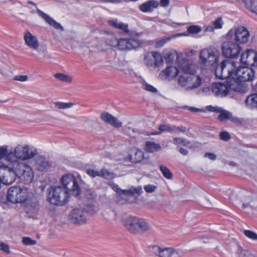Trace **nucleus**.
<instances>
[{
	"label": "nucleus",
	"mask_w": 257,
	"mask_h": 257,
	"mask_svg": "<svg viewBox=\"0 0 257 257\" xmlns=\"http://www.w3.org/2000/svg\"><path fill=\"white\" fill-rule=\"evenodd\" d=\"M80 176L75 177L71 174L63 175L61 178L63 186H52L48 189V200L51 204L63 206L69 200L70 195L78 196L81 193Z\"/></svg>",
	"instance_id": "f257e3e1"
},
{
	"label": "nucleus",
	"mask_w": 257,
	"mask_h": 257,
	"mask_svg": "<svg viewBox=\"0 0 257 257\" xmlns=\"http://www.w3.org/2000/svg\"><path fill=\"white\" fill-rule=\"evenodd\" d=\"M177 63L179 68L184 73L179 76L178 84L187 90L198 88L201 85V79L199 76L193 75L195 72L196 66L192 61L178 56Z\"/></svg>",
	"instance_id": "f03ea898"
},
{
	"label": "nucleus",
	"mask_w": 257,
	"mask_h": 257,
	"mask_svg": "<svg viewBox=\"0 0 257 257\" xmlns=\"http://www.w3.org/2000/svg\"><path fill=\"white\" fill-rule=\"evenodd\" d=\"M105 35L102 40L105 45L110 47H117L119 49L124 50L135 49L143 44V41L140 38V34L138 33L130 34V39H119L118 40L115 36L108 32H105Z\"/></svg>",
	"instance_id": "7ed1b4c3"
},
{
	"label": "nucleus",
	"mask_w": 257,
	"mask_h": 257,
	"mask_svg": "<svg viewBox=\"0 0 257 257\" xmlns=\"http://www.w3.org/2000/svg\"><path fill=\"white\" fill-rule=\"evenodd\" d=\"M37 154V150L29 145H18L14 149V152L9 153L7 160L9 162H20L18 160H26L34 157Z\"/></svg>",
	"instance_id": "20e7f679"
},
{
	"label": "nucleus",
	"mask_w": 257,
	"mask_h": 257,
	"mask_svg": "<svg viewBox=\"0 0 257 257\" xmlns=\"http://www.w3.org/2000/svg\"><path fill=\"white\" fill-rule=\"evenodd\" d=\"M32 196V193L26 188H21L18 186L10 187L7 193V200L13 203H24L29 197Z\"/></svg>",
	"instance_id": "39448f33"
},
{
	"label": "nucleus",
	"mask_w": 257,
	"mask_h": 257,
	"mask_svg": "<svg viewBox=\"0 0 257 257\" xmlns=\"http://www.w3.org/2000/svg\"><path fill=\"white\" fill-rule=\"evenodd\" d=\"M124 226L127 230L134 233L143 232L149 228L148 224L144 219L133 216L125 219Z\"/></svg>",
	"instance_id": "423d86ee"
},
{
	"label": "nucleus",
	"mask_w": 257,
	"mask_h": 257,
	"mask_svg": "<svg viewBox=\"0 0 257 257\" xmlns=\"http://www.w3.org/2000/svg\"><path fill=\"white\" fill-rule=\"evenodd\" d=\"M236 68V63L233 61L227 60L221 62L216 67L215 74L219 79H228L234 76Z\"/></svg>",
	"instance_id": "0eeeda50"
},
{
	"label": "nucleus",
	"mask_w": 257,
	"mask_h": 257,
	"mask_svg": "<svg viewBox=\"0 0 257 257\" xmlns=\"http://www.w3.org/2000/svg\"><path fill=\"white\" fill-rule=\"evenodd\" d=\"M219 54L214 48L202 49L200 53L199 62L206 66H213L218 63Z\"/></svg>",
	"instance_id": "6e6552de"
},
{
	"label": "nucleus",
	"mask_w": 257,
	"mask_h": 257,
	"mask_svg": "<svg viewBox=\"0 0 257 257\" xmlns=\"http://www.w3.org/2000/svg\"><path fill=\"white\" fill-rule=\"evenodd\" d=\"M248 30L243 26H238L230 29L226 34L225 38L233 40L237 43H246L249 38Z\"/></svg>",
	"instance_id": "1a4fd4ad"
},
{
	"label": "nucleus",
	"mask_w": 257,
	"mask_h": 257,
	"mask_svg": "<svg viewBox=\"0 0 257 257\" xmlns=\"http://www.w3.org/2000/svg\"><path fill=\"white\" fill-rule=\"evenodd\" d=\"M92 214V212L86 208H75L69 213L68 219L74 224L82 225L86 223L89 217Z\"/></svg>",
	"instance_id": "9d476101"
},
{
	"label": "nucleus",
	"mask_w": 257,
	"mask_h": 257,
	"mask_svg": "<svg viewBox=\"0 0 257 257\" xmlns=\"http://www.w3.org/2000/svg\"><path fill=\"white\" fill-rule=\"evenodd\" d=\"M16 174L21 182L25 184L32 182L34 178L32 168L23 162H16Z\"/></svg>",
	"instance_id": "9b49d317"
},
{
	"label": "nucleus",
	"mask_w": 257,
	"mask_h": 257,
	"mask_svg": "<svg viewBox=\"0 0 257 257\" xmlns=\"http://www.w3.org/2000/svg\"><path fill=\"white\" fill-rule=\"evenodd\" d=\"M222 54L227 58H237L240 53L242 48L238 43L233 40L227 39L222 43L221 46Z\"/></svg>",
	"instance_id": "f8f14e48"
},
{
	"label": "nucleus",
	"mask_w": 257,
	"mask_h": 257,
	"mask_svg": "<svg viewBox=\"0 0 257 257\" xmlns=\"http://www.w3.org/2000/svg\"><path fill=\"white\" fill-rule=\"evenodd\" d=\"M150 251L159 257H181L178 250L172 247H161L158 245L149 247Z\"/></svg>",
	"instance_id": "ddd939ff"
},
{
	"label": "nucleus",
	"mask_w": 257,
	"mask_h": 257,
	"mask_svg": "<svg viewBox=\"0 0 257 257\" xmlns=\"http://www.w3.org/2000/svg\"><path fill=\"white\" fill-rule=\"evenodd\" d=\"M24 203H25V211L29 217H34L37 215L40 207L37 198L32 193V196L29 197Z\"/></svg>",
	"instance_id": "4468645a"
},
{
	"label": "nucleus",
	"mask_w": 257,
	"mask_h": 257,
	"mask_svg": "<svg viewBox=\"0 0 257 257\" xmlns=\"http://www.w3.org/2000/svg\"><path fill=\"white\" fill-rule=\"evenodd\" d=\"M163 58L161 55L157 52H149L145 54L144 62L149 67H158L162 64Z\"/></svg>",
	"instance_id": "2eb2a0df"
},
{
	"label": "nucleus",
	"mask_w": 257,
	"mask_h": 257,
	"mask_svg": "<svg viewBox=\"0 0 257 257\" xmlns=\"http://www.w3.org/2000/svg\"><path fill=\"white\" fill-rule=\"evenodd\" d=\"M234 76L237 77L240 81H251L254 78V71L247 66H239L236 69Z\"/></svg>",
	"instance_id": "dca6fc26"
},
{
	"label": "nucleus",
	"mask_w": 257,
	"mask_h": 257,
	"mask_svg": "<svg viewBox=\"0 0 257 257\" xmlns=\"http://www.w3.org/2000/svg\"><path fill=\"white\" fill-rule=\"evenodd\" d=\"M212 92L216 96L224 97L228 93V88L227 84L221 82L213 83L211 86Z\"/></svg>",
	"instance_id": "f3484780"
},
{
	"label": "nucleus",
	"mask_w": 257,
	"mask_h": 257,
	"mask_svg": "<svg viewBox=\"0 0 257 257\" xmlns=\"http://www.w3.org/2000/svg\"><path fill=\"white\" fill-rule=\"evenodd\" d=\"M107 23L110 26L121 30L124 33L127 34L128 35V37L125 38L124 39H130V34L132 33H136L134 31H130L128 30V26L127 24L123 23L121 22H119L116 19L109 20L108 21Z\"/></svg>",
	"instance_id": "a211bd4d"
},
{
	"label": "nucleus",
	"mask_w": 257,
	"mask_h": 257,
	"mask_svg": "<svg viewBox=\"0 0 257 257\" xmlns=\"http://www.w3.org/2000/svg\"><path fill=\"white\" fill-rule=\"evenodd\" d=\"M24 39L25 44L29 48L36 50L38 49L39 43L37 37L33 35L29 31H27L24 35Z\"/></svg>",
	"instance_id": "6ab92c4d"
},
{
	"label": "nucleus",
	"mask_w": 257,
	"mask_h": 257,
	"mask_svg": "<svg viewBox=\"0 0 257 257\" xmlns=\"http://www.w3.org/2000/svg\"><path fill=\"white\" fill-rule=\"evenodd\" d=\"M100 118L104 122L114 127L119 128L122 126V123L121 122L108 112H102L100 115Z\"/></svg>",
	"instance_id": "aec40b11"
},
{
	"label": "nucleus",
	"mask_w": 257,
	"mask_h": 257,
	"mask_svg": "<svg viewBox=\"0 0 257 257\" xmlns=\"http://www.w3.org/2000/svg\"><path fill=\"white\" fill-rule=\"evenodd\" d=\"M179 73V70L176 67L169 66L162 71L160 74V77L162 79L171 80L176 77Z\"/></svg>",
	"instance_id": "412c9836"
},
{
	"label": "nucleus",
	"mask_w": 257,
	"mask_h": 257,
	"mask_svg": "<svg viewBox=\"0 0 257 257\" xmlns=\"http://www.w3.org/2000/svg\"><path fill=\"white\" fill-rule=\"evenodd\" d=\"M37 13L39 16L43 18L50 26L53 27L55 29L63 31V27L60 24L57 23L54 19L51 18L49 15L44 13L43 11L38 10Z\"/></svg>",
	"instance_id": "4be33fe9"
},
{
	"label": "nucleus",
	"mask_w": 257,
	"mask_h": 257,
	"mask_svg": "<svg viewBox=\"0 0 257 257\" xmlns=\"http://www.w3.org/2000/svg\"><path fill=\"white\" fill-rule=\"evenodd\" d=\"M254 50L253 49H247L245 52L241 54L240 61L241 63L246 65H252Z\"/></svg>",
	"instance_id": "5701e85b"
},
{
	"label": "nucleus",
	"mask_w": 257,
	"mask_h": 257,
	"mask_svg": "<svg viewBox=\"0 0 257 257\" xmlns=\"http://www.w3.org/2000/svg\"><path fill=\"white\" fill-rule=\"evenodd\" d=\"M159 5V3L155 0H150L140 5L139 9L140 11L144 13H147L152 10V8H157Z\"/></svg>",
	"instance_id": "b1692460"
},
{
	"label": "nucleus",
	"mask_w": 257,
	"mask_h": 257,
	"mask_svg": "<svg viewBox=\"0 0 257 257\" xmlns=\"http://www.w3.org/2000/svg\"><path fill=\"white\" fill-rule=\"evenodd\" d=\"M245 103L248 109H257V94L253 93L248 95L245 100Z\"/></svg>",
	"instance_id": "393cba45"
},
{
	"label": "nucleus",
	"mask_w": 257,
	"mask_h": 257,
	"mask_svg": "<svg viewBox=\"0 0 257 257\" xmlns=\"http://www.w3.org/2000/svg\"><path fill=\"white\" fill-rule=\"evenodd\" d=\"M181 34H177L171 35L168 37H164L160 39L155 40V47L157 48H160L163 47L167 42H169L172 39H175L177 37L181 36Z\"/></svg>",
	"instance_id": "a878e982"
},
{
	"label": "nucleus",
	"mask_w": 257,
	"mask_h": 257,
	"mask_svg": "<svg viewBox=\"0 0 257 257\" xmlns=\"http://www.w3.org/2000/svg\"><path fill=\"white\" fill-rule=\"evenodd\" d=\"M135 152V157L134 158L131 154H128L125 158V160L131 163H137L141 162L144 158V153L142 151L139 150L134 149Z\"/></svg>",
	"instance_id": "bb28decb"
},
{
	"label": "nucleus",
	"mask_w": 257,
	"mask_h": 257,
	"mask_svg": "<svg viewBox=\"0 0 257 257\" xmlns=\"http://www.w3.org/2000/svg\"><path fill=\"white\" fill-rule=\"evenodd\" d=\"M145 149L147 152L154 153L160 150L161 146L154 142L148 141L145 144Z\"/></svg>",
	"instance_id": "cd10ccee"
},
{
	"label": "nucleus",
	"mask_w": 257,
	"mask_h": 257,
	"mask_svg": "<svg viewBox=\"0 0 257 257\" xmlns=\"http://www.w3.org/2000/svg\"><path fill=\"white\" fill-rule=\"evenodd\" d=\"M246 9L257 14V0H241Z\"/></svg>",
	"instance_id": "c85d7f7f"
},
{
	"label": "nucleus",
	"mask_w": 257,
	"mask_h": 257,
	"mask_svg": "<svg viewBox=\"0 0 257 257\" xmlns=\"http://www.w3.org/2000/svg\"><path fill=\"white\" fill-rule=\"evenodd\" d=\"M36 165L37 169L41 171H46L49 167L48 162L42 157H40L37 160Z\"/></svg>",
	"instance_id": "c756f323"
},
{
	"label": "nucleus",
	"mask_w": 257,
	"mask_h": 257,
	"mask_svg": "<svg viewBox=\"0 0 257 257\" xmlns=\"http://www.w3.org/2000/svg\"><path fill=\"white\" fill-rule=\"evenodd\" d=\"M239 81L240 80L238 79L237 77H235V78L234 76L230 78L229 79H227L226 84L228 88V90L230 89L236 91L235 88L238 87Z\"/></svg>",
	"instance_id": "7c9ffc66"
},
{
	"label": "nucleus",
	"mask_w": 257,
	"mask_h": 257,
	"mask_svg": "<svg viewBox=\"0 0 257 257\" xmlns=\"http://www.w3.org/2000/svg\"><path fill=\"white\" fill-rule=\"evenodd\" d=\"M159 131L152 133L151 135H158L161 134L164 132H173V126H170L167 124H160L158 127Z\"/></svg>",
	"instance_id": "2f4dec72"
},
{
	"label": "nucleus",
	"mask_w": 257,
	"mask_h": 257,
	"mask_svg": "<svg viewBox=\"0 0 257 257\" xmlns=\"http://www.w3.org/2000/svg\"><path fill=\"white\" fill-rule=\"evenodd\" d=\"M123 191L124 195H133L134 194L141 195L143 193L142 188L139 186L137 187H132L128 190Z\"/></svg>",
	"instance_id": "473e14b6"
},
{
	"label": "nucleus",
	"mask_w": 257,
	"mask_h": 257,
	"mask_svg": "<svg viewBox=\"0 0 257 257\" xmlns=\"http://www.w3.org/2000/svg\"><path fill=\"white\" fill-rule=\"evenodd\" d=\"M174 144L177 145H180L182 144L184 146L188 147H191V145L190 142L185 139H183L182 138H174Z\"/></svg>",
	"instance_id": "72a5a7b5"
},
{
	"label": "nucleus",
	"mask_w": 257,
	"mask_h": 257,
	"mask_svg": "<svg viewBox=\"0 0 257 257\" xmlns=\"http://www.w3.org/2000/svg\"><path fill=\"white\" fill-rule=\"evenodd\" d=\"M160 170L165 178L167 179H172V174L170 170L166 167L163 165H160Z\"/></svg>",
	"instance_id": "f704fd0d"
},
{
	"label": "nucleus",
	"mask_w": 257,
	"mask_h": 257,
	"mask_svg": "<svg viewBox=\"0 0 257 257\" xmlns=\"http://www.w3.org/2000/svg\"><path fill=\"white\" fill-rule=\"evenodd\" d=\"M235 88L236 92L245 93L248 91L249 87L245 83V81H239L238 87H236Z\"/></svg>",
	"instance_id": "c9c22d12"
},
{
	"label": "nucleus",
	"mask_w": 257,
	"mask_h": 257,
	"mask_svg": "<svg viewBox=\"0 0 257 257\" xmlns=\"http://www.w3.org/2000/svg\"><path fill=\"white\" fill-rule=\"evenodd\" d=\"M55 77L56 78L63 82H70L72 81V78L70 76L64 73H56L55 75Z\"/></svg>",
	"instance_id": "e433bc0d"
},
{
	"label": "nucleus",
	"mask_w": 257,
	"mask_h": 257,
	"mask_svg": "<svg viewBox=\"0 0 257 257\" xmlns=\"http://www.w3.org/2000/svg\"><path fill=\"white\" fill-rule=\"evenodd\" d=\"M231 113L227 110L222 109L220 112L219 115L218 116L217 118L220 121H225L229 120L230 116Z\"/></svg>",
	"instance_id": "4c0bfd02"
},
{
	"label": "nucleus",
	"mask_w": 257,
	"mask_h": 257,
	"mask_svg": "<svg viewBox=\"0 0 257 257\" xmlns=\"http://www.w3.org/2000/svg\"><path fill=\"white\" fill-rule=\"evenodd\" d=\"M54 104L58 108L62 109L70 108L73 105V103L71 102L67 103L61 101L54 102Z\"/></svg>",
	"instance_id": "58836bf2"
},
{
	"label": "nucleus",
	"mask_w": 257,
	"mask_h": 257,
	"mask_svg": "<svg viewBox=\"0 0 257 257\" xmlns=\"http://www.w3.org/2000/svg\"><path fill=\"white\" fill-rule=\"evenodd\" d=\"M142 87L144 89L151 93H156L158 92L156 88L146 82L143 83Z\"/></svg>",
	"instance_id": "ea45409f"
},
{
	"label": "nucleus",
	"mask_w": 257,
	"mask_h": 257,
	"mask_svg": "<svg viewBox=\"0 0 257 257\" xmlns=\"http://www.w3.org/2000/svg\"><path fill=\"white\" fill-rule=\"evenodd\" d=\"M113 174L112 173L109 172L105 169H102L99 171V177L104 178L106 179H110L113 178Z\"/></svg>",
	"instance_id": "a19ab883"
},
{
	"label": "nucleus",
	"mask_w": 257,
	"mask_h": 257,
	"mask_svg": "<svg viewBox=\"0 0 257 257\" xmlns=\"http://www.w3.org/2000/svg\"><path fill=\"white\" fill-rule=\"evenodd\" d=\"M201 28L198 26L195 25L190 26H189L187 29V32L189 34H197L201 32Z\"/></svg>",
	"instance_id": "79ce46f5"
},
{
	"label": "nucleus",
	"mask_w": 257,
	"mask_h": 257,
	"mask_svg": "<svg viewBox=\"0 0 257 257\" xmlns=\"http://www.w3.org/2000/svg\"><path fill=\"white\" fill-rule=\"evenodd\" d=\"M223 24V21L221 17L217 18L213 22L214 28L215 29H221Z\"/></svg>",
	"instance_id": "37998d69"
},
{
	"label": "nucleus",
	"mask_w": 257,
	"mask_h": 257,
	"mask_svg": "<svg viewBox=\"0 0 257 257\" xmlns=\"http://www.w3.org/2000/svg\"><path fill=\"white\" fill-rule=\"evenodd\" d=\"M243 232L246 237L253 240H257V234L255 232L249 230H245Z\"/></svg>",
	"instance_id": "c03bdc74"
},
{
	"label": "nucleus",
	"mask_w": 257,
	"mask_h": 257,
	"mask_svg": "<svg viewBox=\"0 0 257 257\" xmlns=\"http://www.w3.org/2000/svg\"><path fill=\"white\" fill-rule=\"evenodd\" d=\"M110 186L111 187V188L115 191L119 195H123V191L125 190H122L120 188H119L118 185L114 183H111L110 184Z\"/></svg>",
	"instance_id": "a18cd8bd"
},
{
	"label": "nucleus",
	"mask_w": 257,
	"mask_h": 257,
	"mask_svg": "<svg viewBox=\"0 0 257 257\" xmlns=\"http://www.w3.org/2000/svg\"><path fill=\"white\" fill-rule=\"evenodd\" d=\"M8 154V147L7 146L0 147V160L5 157H7Z\"/></svg>",
	"instance_id": "49530a36"
},
{
	"label": "nucleus",
	"mask_w": 257,
	"mask_h": 257,
	"mask_svg": "<svg viewBox=\"0 0 257 257\" xmlns=\"http://www.w3.org/2000/svg\"><path fill=\"white\" fill-rule=\"evenodd\" d=\"M157 188V186L153 184H148L144 186V189L145 191L149 193L154 192Z\"/></svg>",
	"instance_id": "de8ad7c7"
},
{
	"label": "nucleus",
	"mask_w": 257,
	"mask_h": 257,
	"mask_svg": "<svg viewBox=\"0 0 257 257\" xmlns=\"http://www.w3.org/2000/svg\"><path fill=\"white\" fill-rule=\"evenodd\" d=\"M22 242L25 245H34L36 244V240L31 239L29 237H24L23 238Z\"/></svg>",
	"instance_id": "09e8293b"
},
{
	"label": "nucleus",
	"mask_w": 257,
	"mask_h": 257,
	"mask_svg": "<svg viewBox=\"0 0 257 257\" xmlns=\"http://www.w3.org/2000/svg\"><path fill=\"white\" fill-rule=\"evenodd\" d=\"M229 120L232 122L236 124H241L243 122V120L242 119L233 116L231 113L230 114V116L229 117Z\"/></svg>",
	"instance_id": "8fccbe9b"
},
{
	"label": "nucleus",
	"mask_w": 257,
	"mask_h": 257,
	"mask_svg": "<svg viewBox=\"0 0 257 257\" xmlns=\"http://www.w3.org/2000/svg\"><path fill=\"white\" fill-rule=\"evenodd\" d=\"M0 248L7 254H9L11 252L9 245L5 242H1L0 243Z\"/></svg>",
	"instance_id": "3c124183"
},
{
	"label": "nucleus",
	"mask_w": 257,
	"mask_h": 257,
	"mask_svg": "<svg viewBox=\"0 0 257 257\" xmlns=\"http://www.w3.org/2000/svg\"><path fill=\"white\" fill-rule=\"evenodd\" d=\"M220 139L224 141H228L230 139L229 134L226 131L221 132L220 134Z\"/></svg>",
	"instance_id": "603ef678"
},
{
	"label": "nucleus",
	"mask_w": 257,
	"mask_h": 257,
	"mask_svg": "<svg viewBox=\"0 0 257 257\" xmlns=\"http://www.w3.org/2000/svg\"><path fill=\"white\" fill-rule=\"evenodd\" d=\"M86 173L92 178L99 176V171L94 170L93 169H89L86 170Z\"/></svg>",
	"instance_id": "864d4df0"
},
{
	"label": "nucleus",
	"mask_w": 257,
	"mask_h": 257,
	"mask_svg": "<svg viewBox=\"0 0 257 257\" xmlns=\"http://www.w3.org/2000/svg\"><path fill=\"white\" fill-rule=\"evenodd\" d=\"M186 130V128L185 126L182 125L180 126H175L173 125V133H178L179 132H185Z\"/></svg>",
	"instance_id": "5fc2aeb1"
},
{
	"label": "nucleus",
	"mask_w": 257,
	"mask_h": 257,
	"mask_svg": "<svg viewBox=\"0 0 257 257\" xmlns=\"http://www.w3.org/2000/svg\"><path fill=\"white\" fill-rule=\"evenodd\" d=\"M204 157L205 158H208L209 160L212 161H214L216 159V156L212 153H206L204 154Z\"/></svg>",
	"instance_id": "6e6d98bb"
},
{
	"label": "nucleus",
	"mask_w": 257,
	"mask_h": 257,
	"mask_svg": "<svg viewBox=\"0 0 257 257\" xmlns=\"http://www.w3.org/2000/svg\"><path fill=\"white\" fill-rule=\"evenodd\" d=\"M28 77L27 75H18L16 76L14 79L16 80L24 82L28 80Z\"/></svg>",
	"instance_id": "4d7b16f0"
},
{
	"label": "nucleus",
	"mask_w": 257,
	"mask_h": 257,
	"mask_svg": "<svg viewBox=\"0 0 257 257\" xmlns=\"http://www.w3.org/2000/svg\"><path fill=\"white\" fill-rule=\"evenodd\" d=\"M222 109V108L219 106H208V110L213 112H220V111H221Z\"/></svg>",
	"instance_id": "13d9d810"
},
{
	"label": "nucleus",
	"mask_w": 257,
	"mask_h": 257,
	"mask_svg": "<svg viewBox=\"0 0 257 257\" xmlns=\"http://www.w3.org/2000/svg\"><path fill=\"white\" fill-rule=\"evenodd\" d=\"M170 3V0H160V5L162 7H167Z\"/></svg>",
	"instance_id": "bf43d9fd"
},
{
	"label": "nucleus",
	"mask_w": 257,
	"mask_h": 257,
	"mask_svg": "<svg viewBox=\"0 0 257 257\" xmlns=\"http://www.w3.org/2000/svg\"><path fill=\"white\" fill-rule=\"evenodd\" d=\"M252 65H253L255 67H257V52H256L255 50L253 55Z\"/></svg>",
	"instance_id": "052dcab7"
},
{
	"label": "nucleus",
	"mask_w": 257,
	"mask_h": 257,
	"mask_svg": "<svg viewBox=\"0 0 257 257\" xmlns=\"http://www.w3.org/2000/svg\"><path fill=\"white\" fill-rule=\"evenodd\" d=\"M180 153L183 155L186 156L188 154V151L184 148H180L179 150Z\"/></svg>",
	"instance_id": "680f3d73"
},
{
	"label": "nucleus",
	"mask_w": 257,
	"mask_h": 257,
	"mask_svg": "<svg viewBox=\"0 0 257 257\" xmlns=\"http://www.w3.org/2000/svg\"><path fill=\"white\" fill-rule=\"evenodd\" d=\"M214 29V27L211 26H208L206 27L205 31L208 32H212Z\"/></svg>",
	"instance_id": "e2e57ef3"
},
{
	"label": "nucleus",
	"mask_w": 257,
	"mask_h": 257,
	"mask_svg": "<svg viewBox=\"0 0 257 257\" xmlns=\"http://www.w3.org/2000/svg\"><path fill=\"white\" fill-rule=\"evenodd\" d=\"M210 91V89L208 87H204L202 88V92L206 94L209 92Z\"/></svg>",
	"instance_id": "0e129e2a"
},
{
	"label": "nucleus",
	"mask_w": 257,
	"mask_h": 257,
	"mask_svg": "<svg viewBox=\"0 0 257 257\" xmlns=\"http://www.w3.org/2000/svg\"><path fill=\"white\" fill-rule=\"evenodd\" d=\"M190 110H191L192 112H198L201 111V110L199 108L191 107L190 108Z\"/></svg>",
	"instance_id": "69168bd1"
},
{
	"label": "nucleus",
	"mask_w": 257,
	"mask_h": 257,
	"mask_svg": "<svg viewBox=\"0 0 257 257\" xmlns=\"http://www.w3.org/2000/svg\"><path fill=\"white\" fill-rule=\"evenodd\" d=\"M242 206L243 208H245L248 206V204H243Z\"/></svg>",
	"instance_id": "338daca9"
},
{
	"label": "nucleus",
	"mask_w": 257,
	"mask_h": 257,
	"mask_svg": "<svg viewBox=\"0 0 257 257\" xmlns=\"http://www.w3.org/2000/svg\"><path fill=\"white\" fill-rule=\"evenodd\" d=\"M7 101H8V100H5V101H2V102H7Z\"/></svg>",
	"instance_id": "774afa93"
}]
</instances>
